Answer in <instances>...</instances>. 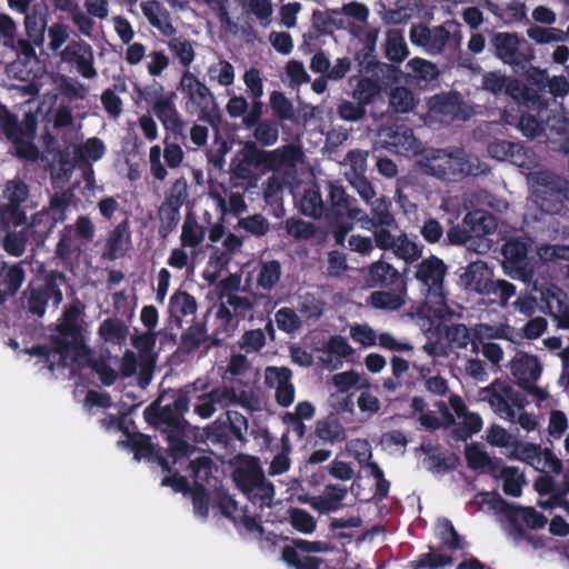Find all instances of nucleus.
Here are the masks:
<instances>
[{"mask_svg":"<svg viewBox=\"0 0 569 569\" xmlns=\"http://www.w3.org/2000/svg\"><path fill=\"white\" fill-rule=\"evenodd\" d=\"M457 26L453 21H446L442 24L428 27L419 23L410 28L409 38L412 44L421 47L429 54L436 56L443 52L451 40L452 34L447 27Z\"/></svg>","mask_w":569,"mask_h":569,"instance_id":"nucleus-12","label":"nucleus"},{"mask_svg":"<svg viewBox=\"0 0 569 569\" xmlns=\"http://www.w3.org/2000/svg\"><path fill=\"white\" fill-rule=\"evenodd\" d=\"M66 282V274L53 270L46 276L43 284H29L28 289L23 292L28 311L37 317H43L50 299H52L53 306L58 307L63 299L60 286Z\"/></svg>","mask_w":569,"mask_h":569,"instance_id":"nucleus-9","label":"nucleus"},{"mask_svg":"<svg viewBox=\"0 0 569 569\" xmlns=\"http://www.w3.org/2000/svg\"><path fill=\"white\" fill-rule=\"evenodd\" d=\"M27 222V214L21 206L0 204V229L7 230L10 227L23 226Z\"/></svg>","mask_w":569,"mask_h":569,"instance_id":"nucleus-53","label":"nucleus"},{"mask_svg":"<svg viewBox=\"0 0 569 569\" xmlns=\"http://www.w3.org/2000/svg\"><path fill=\"white\" fill-rule=\"evenodd\" d=\"M316 436L325 442L335 445L346 440V430L335 417H327L316 423Z\"/></svg>","mask_w":569,"mask_h":569,"instance_id":"nucleus-34","label":"nucleus"},{"mask_svg":"<svg viewBox=\"0 0 569 569\" xmlns=\"http://www.w3.org/2000/svg\"><path fill=\"white\" fill-rule=\"evenodd\" d=\"M465 103L458 92L436 94L429 101L430 112L440 116L442 121L466 120L469 113L463 112Z\"/></svg>","mask_w":569,"mask_h":569,"instance_id":"nucleus-20","label":"nucleus"},{"mask_svg":"<svg viewBox=\"0 0 569 569\" xmlns=\"http://www.w3.org/2000/svg\"><path fill=\"white\" fill-rule=\"evenodd\" d=\"M529 246L521 238L507 240L501 249L502 268L515 280L530 283L535 277V259L528 256Z\"/></svg>","mask_w":569,"mask_h":569,"instance_id":"nucleus-10","label":"nucleus"},{"mask_svg":"<svg viewBox=\"0 0 569 569\" xmlns=\"http://www.w3.org/2000/svg\"><path fill=\"white\" fill-rule=\"evenodd\" d=\"M196 390L194 383H188L178 390L161 393L144 409V420L166 435L184 431L183 415L189 410L190 393Z\"/></svg>","mask_w":569,"mask_h":569,"instance_id":"nucleus-2","label":"nucleus"},{"mask_svg":"<svg viewBox=\"0 0 569 569\" xmlns=\"http://www.w3.org/2000/svg\"><path fill=\"white\" fill-rule=\"evenodd\" d=\"M355 60L358 63L359 71L360 72H373L377 73V70L383 72L385 69L387 70H395V67L387 64V63H380L376 60L375 51H369L367 48H361L355 53Z\"/></svg>","mask_w":569,"mask_h":569,"instance_id":"nucleus-61","label":"nucleus"},{"mask_svg":"<svg viewBox=\"0 0 569 569\" xmlns=\"http://www.w3.org/2000/svg\"><path fill=\"white\" fill-rule=\"evenodd\" d=\"M180 90L198 111L207 110L216 101L210 89L189 70L180 79Z\"/></svg>","mask_w":569,"mask_h":569,"instance_id":"nucleus-19","label":"nucleus"},{"mask_svg":"<svg viewBox=\"0 0 569 569\" xmlns=\"http://www.w3.org/2000/svg\"><path fill=\"white\" fill-rule=\"evenodd\" d=\"M407 67L419 82L422 81L429 84L438 79L439 70L437 66L425 59L413 58L407 63Z\"/></svg>","mask_w":569,"mask_h":569,"instance_id":"nucleus-50","label":"nucleus"},{"mask_svg":"<svg viewBox=\"0 0 569 569\" xmlns=\"http://www.w3.org/2000/svg\"><path fill=\"white\" fill-rule=\"evenodd\" d=\"M510 370L520 388L528 382H537L541 376L542 366L537 356L518 351L510 362Z\"/></svg>","mask_w":569,"mask_h":569,"instance_id":"nucleus-22","label":"nucleus"},{"mask_svg":"<svg viewBox=\"0 0 569 569\" xmlns=\"http://www.w3.org/2000/svg\"><path fill=\"white\" fill-rule=\"evenodd\" d=\"M431 461V468L437 471L453 470L459 465V458L456 453L446 455L438 452L433 448H426L423 445L420 448Z\"/></svg>","mask_w":569,"mask_h":569,"instance_id":"nucleus-56","label":"nucleus"},{"mask_svg":"<svg viewBox=\"0 0 569 569\" xmlns=\"http://www.w3.org/2000/svg\"><path fill=\"white\" fill-rule=\"evenodd\" d=\"M422 246L411 241L408 236L400 231L398 240L392 248L393 253L407 264L417 261L422 256Z\"/></svg>","mask_w":569,"mask_h":569,"instance_id":"nucleus-41","label":"nucleus"},{"mask_svg":"<svg viewBox=\"0 0 569 569\" xmlns=\"http://www.w3.org/2000/svg\"><path fill=\"white\" fill-rule=\"evenodd\" d=\"M58 222L61 221L43 208L31 217V222L26 228L37 244H43Z\"/></svg>","mask_w":569,"mask_h":569,"instance_id":"nucleus-31","label":"nucleus"},{"mask_svg":"<svg viewBox=\"0 0 569 569\" xmlns=\"http://www.w3.org/2000/svg\"><path fill=\"white\" fill-rule=\"evenodd\" d=\"M99 336L106 342L122 345L129 333L126 323L118 318H107L99 326Z\"/></svg>","mask_w":569,"mask_h":569,"instance_id":"nucleus-36","label":"nucleus"},{"mask_svg":"<svg viewBox=\"0 0 569 569\" xmlns=\"http://www.w3.org/2000/svg\"><path fill=\"white\" fill-rule=\"evenodd\" d=\"M208 340L209 336L206 326L200 322H193L182 332L180 337V349L187 353H191Z\"/></svg>","mask_w":569,"mask_h":569,"instance_id":"nucleus-39","label":"nucleus"},{"mask_svg":"<svg viewBox=\"0 0 569 569\" xmlns=\"http://www.w3.org/2000/svg\"><path fill=\"white\" fill-rule=\"evenodd\" d=\"M509 458L520 460L535 467V465L539 463L541 460V449L533 443L516 442Z\"/></svg>","mask_w":569,"mask_h":569,"instance_id":"nucleus-58","label":"nucleus"},{"mask_svg":"<svg viewBox=\"0 0 569 569\" xmlns=\"http://www.w3.org/2000/svg\"><path fill=\"white\" fill-rule=\"evenodd\" d=\"M239 156L231 162V172L237 179L247 180L251 178L253 169L272 168L278 160V150L266 151L258 148L256 142L247 141Z\"/></svg>","mask_w":569,"mask_h":569,"instance_id":"nucleus-11","label":"nucleus"},{"mask_svg":"<svg viewBox=\"0 0 569 569\" xmlns=\"http://www.w3.org/2000/svg\"><path fill=\"white\" fill-rule=\"evenodd\" d=\"M180 210L177 207L166 206L163 203L160 204L158 209L159 216V229L158 233L161 238H167L171 232H173L181 219Z\"/></svg>","mask_w":569,"mask_h":569,"instance_id":"nucleus-46","label":"nucleus"},{"mask_svg":"<svg viewBox=\"0 0 569 569\" xmlns=\"http://www.w3.org/2000/svg\"><path fill=\"white\" fill-rule=\"evenodd\" d=\"M86 306L74 298L67 305L56 327L57 335L50 336L53 350L60 356L62 366L68 359L77 362L80 358L87 357L90 349L86 343L82 327L79 323Z\"/></svg>","mask_w":569,"mask_h":569,"instance_id":"nucleus-3","label":"nucleus"},{"mask_svg":"<svg viewBox=\"0 0 569 569\" xmlns=\"http://www.w3.org/2000/svg\"><path fill=\"white\" fill-rule=\"evenodd\" d=\"M206 229L194 218L187 216L180 237L182 247L196 248L202 243Z\"/></svg>","mask_w":569,"mask_h":569,"instance_id":"nucleus-49","label":"nucleus"},{"mask_svg":"<svg viewBox=\"0 0 569 569\" xmlns=\"http://www.w3.org/2000/svg\"><path fill=\"white\" fill-rule=\"evenodd\" d=\"M347 489L339 485H327L321 496L311 497L308 503L320 513H329L341 508Z\"/></svg>","mask_w":569,"mask_h":569,"instance_id":"nucleus-27","label":"nucleus"},{"mask_svg":"<svg viewBox=\"0 0 569 569\" xmlns=\"http://www.w3.org/2000/svg\"><path fill=\"white\" fill-rule=\"evenodd\" d=\"M263 471L260 467L238 468L233 472V481L239 490L249 497L254 487L263 480Z\"/></svg>","mask_w":569,"mask_h":569,"instance_id":"nucleus-37","label":"nucleus"},{"mask_svg":"<svg viewBox=\"0 0 569 569\" xmlns=\"http://www.w3.org/2000/svg\"><path fill=\"white\" fill-rule=\"evenodd\" d=\"M281 560L291 569H321L322 566L327 567L326 560L310 555L300 557L293 548H282Z\"/></svg>","mask_w":569,"mask_h":569,"instance_id":"nucleus-38","label":"nucleus"},{"mask_svg":"<svg viewBox=\"0 0 569 569\" xmlns=\"http://www.w3.org/2000/svg\"><path fill=\"white\" fill-rule=\"evenodd\" d=\"M527 37L538 44L563 42L567 40L565 31L553 27L531 26L527 29Z\"/></svg>","mask_w":569,"mask_h":569,"instance_id":"nucleus-48","label":"nucleus"},{"mask_svg":"<svg viewBox=\"0 0 569 569\" xmlns=\"http://www.w3.org/2000/svg\"><path fill=\"white\" fill-rule=\"evenodd\" d=\"M418 164L425 173L447 181H457L469 173L462 157L443 149L425 150Z\"/></svg>","mask_w":569,"mask_h":569,"instance_id":"nucleus-8","label":"nucleus"},{"mask_svg":"<svg viewBox=\"0 0 569 569\" xmlns=\"http://www.w3.org/2000/svg\"><path fill=\"white\" fill-rule=\"evenodd\" d=\"M488 153L499 161H509L519 167L525 166L526 150L520 143L495 140L488 144Z\"/></svg>","mask_w":569,"mask_h":569,"instance_id":"nucleus-28","label":"nucleus"},{"mask_svg":"<svg viewBox=\"0 0 569 569\" xmlns=\"http://www.w3.org/2000/svg\"><path fill=\"white\" fill-rule=\"evenodd\" d=\"M463 221L477 234H490L497 229L495 216L487 211L468 212Z\"/></svg>","mask_w":569,"mask_h":569,"instance_id":"nucleus-40","label":"nucleus"},{"mask_svg":"<svg viewBox=\"0 0 569 569\" xmlns=\"http://www.w3.org/2000/svg\"><path fill=\"white\" fill-rule=\"evenodd\" d=\"M232 413H228V421L218 419L207 428V439L221 449L233 447L234 441H242L241 426L231 420Z\"/></svg>","mask_w":569,"mask_h":569,"instance_id":"nucleus-21","label":"nucleus"},{"mask_svg":"<svg viewBox=\"0 0 569 569\" xmlns=\"http://www.w3.org/2000/svg\"><path fill=\"white\" fill-rule=\"evenodd\" d=\"M521 76L527 77L528 86L519 82V102L525 107L545 109V103H549L550 100L546 91L550 78L547 70L535 67L530 62V67Z\"/></svg>","mask_w":569,"mask_h":569,"instance_id":"nucleus-13","label":"nucleus"},{"mask_svg":"<svg viewBox=\"0 0 569 569\" xmlns=\"http://www.w3.org/2000/svg\"><path fill=\"white\" fill-rule=\"evenodd\" d=\"M379 138L387 150L400 156L417 153L419 149L412 129L406 124L383 127L379 130Z\"/></svg>","mask_w":569,"mask_h":569,"instance_id":"nucleus-15","label":"nucleus"},{"mask_svg":"<svg viewBox=\"0 0 569 569\" xmlns=\"http://www.w3.org/2000/svg\"><path fill=\"white\" fill-rule=\"evenodd\" d=\"M409 315L429 340L445 339L455 349H466L471 343L472 352H478L479 347L476 340L481 338L480 332L478 330L471 332L463 323L448 326L447 321L453 316L448 305L432 307L420 302L411 307Z\"/></svg>","mask_w":569,"mask_h":569,"instance_id":"nucleus-1","label":"nucleus"},{"mask_svg":"<svg viewBox=\"0 0 569 569\" xmlns=\"http://www.w3.org/2000/svg\"><path fill=\"white\" fill-rule=\"evenodd\" d=\"M288 512L289 522L295 530L303 535H310L315 532L317 528V521L310 512L300 508H290Z\"/></svg>","mask_w":569,"mask_h":569,"instance_id":"nucleus-51","label":"nucleus"},{"mask_svg":"<svg viewBox=\"0 0 569 569\" xmlns=\"http://www.w3.org/2000/svg\"><path fill=\"white\" fill-rule=\"evenodd\" d=\"M281 278V264L278 260H269L261 263L257 284L259 288L270 291Z\"/></svg>","mask_w":569,"mask_h":569,"instance_id":"nucleus-47","label":"nucleus"},{"mask_svg":"<svg viewBox=\"0 0 569 569\" xmlns=\"http://www.w3.org/2000/svg\"><path fill=\"white\" fill-rule=\"evenodd\" d=\"M174 93L166 97V100L157 102L152 107V112L160 120L166 130L173 133H181L183 129V121L173 102Z\"/></svg>","mask_w":569,"mask_h":569,"instance_id":"nucleus-29","label":"nucleus"},{"mask_svg":"<svg viewBox=\"0 0 569 569\" xmlns=\"http://www.w3.org/2000/svg\"><path fill=\"white\" fill-rule=\"evenodd\" d=\"M208 77L210 81H217L222 87H229L234 81V68L227 60H219L208 68Z\"/></svg>","mask_w":569,"mask_h":569,"instance_id":"nucleus-60","label":"nucleus"},{"mask_svg":"<svg viewBox=\"0 0 569 569\" xmlns=\"http://www.w3.org/2000/svg\"><path fill=\"white\" fill-rule=\"evenodd\" d=\"M389 106L395 112H409L415 107L412 92L406 87H396L389 96Z\"/></svg>","mask_w":569,"mask_h":569,"instance_id":"nucleus-59","label":"nucleus"},{"mask_svg":"<svg viewBox=\"0 0 569 569\" xmlns=\"http://www.w3.org/2000/svg\"><path fill=\"white\" fill-rule=\"evenodd\" d=\"M126 437L127 440L121 441L120 443L130 447L134 455V459L140 460L142 458L149 459L154 457L164 472L172 471V466L170 465L169 460L161 453H154V447L149 436L140 432L129 431V435Z\"/></svg>","mask_w":569,"mask_h":569,"instance_id":"nucleus-24","label":"nucleus"},{"mask_svg":"<svg viewBox=\"0 0 569 569\" xmlns=\"http://www.w3.org/2000/svg\"><path fill=\"white\" fill-rule=\"evenodd\" d=\"M371 202L370 216L361 210L356 217L361 228L372 230L377 227H397V221L390 211L391 202L386 198L376 199Z\"/></svg>","mask_w":569,"mask_h":569,"instance_id":"nucleus-23","label":"nucleus"},{"mask_svg":"<svg viewBox=\"0 0 569 569\" xmlns=\"http://www.w3.org/2000/svg\"><path fill=\"white\" fill-rule=\"evenodd\" d=\"M62 59L76 66L77 71L86 79H92L98 74L93 66L94 56L92 47L83 40L70 41L62 51Z\"/></svg>","mask_w":569,"mask_h":569,"instance_id":"nucleus-16","label":"nucleus"},{"mask_svg":"<svg viewBox=\"0 0 569 569\" xmlns=\"http://www.w3.org/2000/svg\"><path fill=\"white\" fill-rule=\"evenodd\" d=\"M329 221L330 232L337 244L342 246L347 234L353 229L356 218L349 216H332Z\"/></svg>","mask_w":569,"mask_h":569,"instance_id":"nucleus-63","label":"nucleus"},{"mask_svg":"<svg viewBox=\"0 0 569 569\" xmlns=\"http://www.w3.org/2000/svg\"><path fill=\"white\" fill-rule=\"evenodd\" d=\"M481 88L495 96L505 93L519 102V81L502 74L498 70L483 73Z\"/></svg>","mask_w":569,"mask_h":569,"instance_id":"nucleus-26","label":"nucleus"},{"mask_svg":"<svg viewBox=\"0 0 569 569\" xmlns=\"http://www.w3.org/2000/svg\"><path fill=\"white\" fill-rule=\"evenodd\" d=\"M270 107L279 120H292L295 117L292 102L281 91L271 92Z\"/></svg>","mask_w":569,"mask_h":569,"instance_id":"nucleus-64","label":"nucleus"},{"mask_svg":"<svg viewBox=\"0 0 569 569\" xmlns=\"http://www.w3.org/2000/svg\"><path fill=\"white\" fill-rule=\"evenodd\" d=\"M489 44L493 56L517 74H522L536 58L532 46L516 32H496Z\"/></svg>","mask_w":569,"mask_h":569,"instance_id":"nucleus-5","label":"nucleus"},{"mask_svg":"<svg viewBox=\"0 0 569 569\" xmlns=\"http://www.w3.org/2000/svg\"><path fill=\"white\" fill-rule=\"evenodd\" d=\"M188 196V181L184 177H180L172 182L161 203L181 209Z\"/></svg>","mask_w":569,"mask_h":569,"instance_id":"nucleus-55","label":"nucleus"},{"mask_svg":"<svg viewBox=\"0 0 569 569\" xmlns=\"http://www.w3.org/2000/svg\"><path fill=\"white\" fill-rule=\"evenodd\" d=\"M197 307L196 298L187 291L177 290L169 299V311L178 327H181V317L194 315Z\"/></svg>","mask_w":569,"mask_h":569,"instance_id":"nucleus-33","label":"nucleus"},{"mask_svg":"<svg viewBox=\"0 0 569 569\" xmlns=\"http://www.w3.org/2000/svg\"><path fill=\"white\" fill-rule=\"evenodd\" d=\"M366 282L370 288L381 289L407 286L405 273L383 260L375 261L368 267Z\"/></svg>","mask_w":569,"mask_h":569,"instance_id":"nucleus-17","label":"nucleus"},{"mask_svg":"<svg viewBox=\"0 0 569 569\" xmlns=\"http://www.w3.org/2000/svg\"><path fill=\"white\" fill-rule=\"evenodd\" d=\"M520 517L530 529H541L547 523V517L532 507H515L510 513L511 520Z\"/></svg>","mask_w":569,"mask_h":569,"instance_id":"nucleus-62","label":"nucleus"},{"mask_svg":"<svg viewBox=\"0 0 569 569\" xmlns=\"http://www.w3.org/2000/svg\"><path fill=\"white\" fill-rule=\"evenodd\" d=\"M183 432H172L166 435L168 441V455L172 462L177 463L182 458H188L196 452V447L183 438Z\"/></svg>","mask_w":569,"mask_h":569,"instance_id":"nucleus-42","label":"nucleus"},{"mask_svg":"<svg viewBox=\"0 0 569 569\" xmlns=\"http://www.w3.org/2000/svg\"><path fill=\"white\" fill-rule=\"evenodd\" d=\"M29 238H32V236L26 227L21 231H9L3 239V249L12 257H21L26 251Z\"/></svg>","mask_w":569,"mask_h":569,"instance_id":"nucleus-52","label":"nucleus"},{"mask_svg":"<svg viewBox=\"0 0 569 569\" xmlns=\"http://www.w3.org/2000/svg\"><path fill=\"white\" fill-rule=\"evenodd\" d=\"M548 104L549 103H545V109L526 107L530 111H536V114L530 112L521 114L519 119V129L523 136L536 138L539 137L547 128L556 130L559 134L566 133L567 122L551 118Z\"/></svg>","mask_w":569,"mask_h":569,"instance_id":"nucleus-14","label":"nucleus"},{"mask_svg":"<svg viewBox=\"0 0 569 569\" xmlns=\"http://www.w3.org/2000/svg\"><path fill=\"white\" fill-rule=\"evenodd\" d=\"M452 562V557L430 551L419 555L416 560L409 562V567L411 569H438L450 566Z\"/></svg>","mask_w":569,"mask_h":569,"instance_id":"nucleus-54","label":"nucleus"},{"mask_svg":"<svg viewBox=\"0 0 569 569\" xmlns=\"http://www.w3.org/2000/svg\"><path fill=\"white\" fill-rule=\"evenodd\" d=\"M299 212L306 217L320 219L326 217L327 204L322 200L321 193L317 186L305 189L298 202Z\"/></svg>","mask_w":569,"mask_h":569,"instance_id":"nucleus-32","label":"nucleus"},{"mask_svg":"<svg viewBox=\"0 0 569 569\" xmlns=\"http://www.w3.org/2000/svg\"><path fill=\"white\" fill-rule=\"evenodd\" d=\"M447 271V264L436 256L422 259L417 264L413 276L420 283L421 291L425 292L426 300L423 302L432 307L447 305V292L445 291Z\"/></svg>","mask_w":569,"mask_h":569,"instance_id":"nucleus-7","label":"nucleus"},{"mask_svg":"<svg viewBox=\"0 0 569 569\" xmlns=\"http://www.w3.org/2000/svg\"><path fill=\"white\" fill-rule=\"evenodd\" d=\"M140 7L148 22L153 28L162 36L171 37L168 41L170 52L179 60L181 66L189 68L196 57L194 49L190 40L183 37H173L177 33V29L171 22L168 9L158 0L143 1Z\"/></svg>","mask_w":569,"mask_h":569,"instance_id":"nucleus-4","label":"nucleus"},{"mask_svg":"<svg viewBox=\"0 0 569 569\" xmlns=\"http://www.w3.org/2000/svg\"><path fill=\"white\" fill-rule=\"evenodd\" d=\"M106 153L104 142L97 137L89 138L74 152L77 161H99Z\"/></svg>","mask_w":569,"mask_h":569,"instance_id":"nucleus-45","label":"nucleus"},{"mask_svg":"<svg viewBox=\"0 0 569 569\" xmlns=\"http://www.w3.org/2000/svg\"><path fill=\"white\" fill-rule=\"evenodd\" d=\"M535 202L541 212L560 214L566 211L569 201V181L549 171L533 176Z\"/></svg>","mask_w":569,"mask_h":569,"instance_id":"nucleus-6","label":"nucleus"},{"mask_svg":"<svg viewBox=\"0 0 569 569\" xmlns=\"http://www.w3.org/2000/svg\"><path fill=\"white\" fill-rule=\"evenodd\" d=\"M325 203L327 204L326 219H330L332 216L356 218L361 213L357 200L350 197L338 182H328V196Z\"/></svg>","mask_w":569,"mask_h":569,"instance_id":"nucleus-18","label":"nucleus"},{"mask_svg":"<svg viewBox=\"0 0 569 569\" xmlns=\"http://www.w3.org/2000/svg\"><path fill=\"white\" fill-rule=\"evenodd\" d=\"M284 229L289 236L297 240H308L317 233V228L312 222L295 217L288 218L284 221Z\"/></svg>","mask_w":569,"mask_h":569,"instance_id":"nucleus-57","label":"nucleus"},{"mask_svg":"<svg viewBox=\"0 0 569 569\" xmlns=\"http://www.w3.org/2000/svg\"><path fill=\"white\" fill-rule=\"evenodd\" d=\"M407 286L373 291L369 301L376 309L399 310L406 303Z\"/></svg>","mask_w":569,"mask_h":569,"instance_id":"nucleus-30","label":"nucleus"},{"mask_svg":"<svg viewBox=\"0 0 569 569\" xmlns=\"http://www.w3.org/2000/svg\"><path fill=\"white\" fill-rule=\"evenodd\" d=\"M380 91L381 86L378 80L361 78L352 91V98L366 108L376 100Z\"/></svg>","mask_w":569,"mask_h":569,"instance_id":"nucleus-44","label":"nucleus"},{"mask_svg":"<svg viewBox=\"0 0 569 569\" xmlns=\"http://www.w3.org/2000/svg\"><path fill=\"white\" fill-rule=\"evenodd\" d=\"M503 386V381L500 379L493 380L488 387H486L482 391L488 395V402L495 410L500 413L502 417L512 420L515 418V411L512 407L508 403L507 397L500 392V389Z\"/></svg>","mask_w":569,"mask_h":569,"instance_id":"nucleus-35","label":"nucleus"},{"mask_svg":"<svg viewBox=\"0 0 569 569\" xmlns=\"http://www.w3.org/2000/svg\"><path fill=\"white\" fill-rule=\"evenodd\" d=\"M130 242L131 233L129 228V221L128 219H124L121 222H119L109 233L102 252V258L104 260L112 261L120 257H123L127 247L130 244Z\"/></svg>","mask_w":569,"mask_h":569,"instance_id":"nucleus-25","label":"nucleus"},{"mask_svg":"<svg viewBox=\"0 0 569 569\" xmlns=\"http://www.w3.org/2000/svg\"><path fill=\"white\" fill-rule=\"evenodd\" d=\"M499 477L503 480L502 490L510 497H520L522 486L526 483L525 476L516 467H502Z\"/></svg>","mask_w":569,"mask_h":569,"instance_id":"nucleus-43","label":"nucleus"}]
</instances>
